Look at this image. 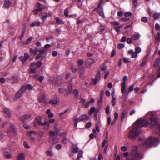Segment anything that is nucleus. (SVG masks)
I'll list each match as a JSON object with an SVG mask.
<instances>
[{"label": "nucleus", "mask_w": 160, "mask_h": 160, "mask_svg": "<svg viewBox=\"0 0 160 160\" xmlns=\"http://www.w3.org/2000/svg\"><path fill=\"white\" fill-rule=\"evenodd\" d=\"M46 113L48 115V117L49 118H52L53 116V114L51 112L50 109H48L46 112Z\"/></svg>", "instance_id": "393cba45"}, {"label": "nucleus", "mask_w": 160, "mask_h": 160, "mask_svg": "<svg viewBox=\"0 0 160 160\" xmlns=\"http://www.w3.org/2000/svg\"><path fill=\"white\" fill-rule=\"evenodd\" d=\"M4 112L6 117L10 116L11 113L9 109L8 108H5L4 109Z\"/></svg>", "instance_id": "dca6fc26"}, {"label": "nucleus", "mask_w": 160, "mask_h": 160, "mask_svg": "<svg viewBox=\"0 0 160 160\" xmlns=\"http://www.w3.org/2000/svg\"><path fill=\"white\" fill-rule=\"evenodd\" d=\"M36 63L34 62L31 63L29 69V73L32 74L35 72L36 70Z\"/></svg>", "instance_id": "9d476101"}, {"label": "nucleus", "mask_w": 160, "mask_h": 160, "mask_svg": "<svg viewBox=\"0 0 160 160\" xmlns=\"http://www.w3.org/2000/svg\"><path fill=\"white\" fill-rule=\"evenodd\" d=\"M96 110V108L95 107H92L90 110V111L89 112V113L90 114H92V113L94 112Z\"/></svg>", "instance_id": "de8ad7c7"}, {"label": "nucleus", "mask_w": 160, "mask_h": 160, "mask_svg": "<svg viewBox=\"0 0 160 160\" xmlns=\"http://www.w3.org/2000/svg\"><path fill=\"white\" fill-rule=\"evenodd\" d=\"M134 88V86L133 85H131L128 88V91L129 92H131L133 90Z\"/></svg>", "instance_id": "052dcab7"}, {"label": "nucleus", "mask_w": 160, "mask_h": 160, "mask_svg": "<svg viewBox=\"0 0 160 160\" xmlns=\"http://www.w3.org/2000/svg\"><path fill=\"white\" fill-rule=\"evenodd\" d=\"M25 159L24 155L23 154H19L18 157V160H23Z\"/></svg>", "instance_id": "473e14b6"}, {"label": "nucleus", "mask_w": 160, "mask_h": 160, "mask_svg": "<svg viewBox=\"0 0 160 160\" xmlns=\"http://www.w3.org/2000/svg\"><path fill=\"white\" fill-rule=\"evenodd\" d=\"M131 156L134 157V159H132V160H137L139 158V153L137 151V146H134L132 147Z\"/></svg>", "instance_id": "39448f33"}, {"label": "nucleus", "mask_w": 160, "mask_h": 160, "mask_svg": "<svg viewBox=\"0 0 160 160\" xmlns=\"http://www.w3.org/2000/svg\"><path fill=\"white\" fill-rule=\"evenodd\" d=\"M149 54H150V52H149L147 53L146 55L144 57V58L143 59V62H142V64H141V66H142L145 65V62L147 59V58L149 56Z\"/></svg>", "instance_id": "4be33fe9"}, {"label": "nucleus", "mask_w": 160, "mask_h": 160, "mask_svg": "<svg viewBox=\"0 0 160 160\" xmlns=\"http://www.w3.org/2000/svg\"><path fill=\"white\" fill-rule=\"evenodd\" d=\"M121 150L122 151H126L127 150V148L125 146H123L121 147Z\"/></svg>", "instance_id": "338daca9"}, {"label": "nucleus", "mask_w": 160, "mask_h": 160, "mask_svg": "<svg viewBox=\"0 0 160 160\" xmlns=\"http://www.w3.org/2000/svg\"><path fill=\"white\" fill-rule=\"evenodd\" d=\"M72 84L71 83H69L68 86V93H71L72 91Z\"/></svg>", "instance_id": "7c9ffc66"}, {"label": "nucleus", "mask_w": 160, "mask_h": 160, "mask_svg": "<svg viewBox=\"0 0 160 160\" xmlns=\"http://www.w3.org/2000/svg\"><path fill=\"white\" fill-rule=\"evenodd\" d=\"M11 3L9 0H5L4 2L3 7L6 9H8L11 5Z\"/></svg>", "instance_id": "9b49d317"}, {"label": "nucleus", "mask_w": 160, "mask_h": 160, "mask_svg": "<svg viewBox=\"0 0 160 160\" xmlns=\"http://www.w3.org/2000/svg\"><path fill=\"white\" fill-rule=\"evenodd\" d=\"M35 78L39 81L40 82H42L44 79V77L43 76L36 75L34 77Z\"/></svg>", "instance_id": "412c9836"}, {"label": "nucleus", "mask_w": 160, "mask_h": 160, "mask_svg": "<svg viewBox=\"0 0 160 160\" xmlns=\"http://www.w3.org/2000/svg\"><path fill=\"white\" fill-rule=\"evenodd\" d=\"M25 91V87H22L16 93L15 95V99L17 100L19 98Z\"/></svg>", "instance_id": "423d86ee"}, {"label": "nucleus", "mask_w": 160, "mask_h": 160, "mask_svg": "<svg viewBox=\"0 0 160 160\" xmlns=\"http://www.w3.org/2000/svg\"><path fill=\"white\" fill-rule=\"evenodd\" d=\"M23 127L26 129H28L30 128V127L25 122H23Z\"/></svg>", "instance_id": "3c124183"}, {"label": "nucleus", "mask_w": 160, "mask_h": 160, "mask_svg": "<svg viewBox=\"0 0 160 160\" xmlns=\"http://www.w3.org/2000/svg\"><path fill=\"white\" fill-rule=\"evenodd\" d=\"M89 117L87 114H84L80 117L79 120L81 121H83L85 120H88L89 119Z\"/></svg>", "instance_id": "4468645a"}, {"label": "nucleus", "mask_w": 160, "mask_h": 160, "mask_svg": "<svg viewBox=\"0 0 160 160\" xmlns=\"http://www.w3.org/2000/svg\"><path fill=\"white\" fill-rule=\"evenodd\" d=\"M59 92L62 94H65V95L67 96V95L66 94L67 90L66 89H63L62 88H60L59 90Z\"/></svg>", "instance_id": "bb28decb"}, {"label": "nucleus", "mask_w": 160, "mask_h": 160, "mask_svg": "<svg viewBox=\"0 0 160 160\" xmlns=\"http://www.w3.org/2000/svg\"><path fill=\"white\" fill-rule=\"evenodd\" d=\"M50 135V138L49 142L52 144H54L57 142V140L55 138V132L53 131H50L49 132Z\"/></svg>", "instance_id": "0eeeda50"}, {"label": "nucleus", "mask_w": 160, "mask_h": 160, "mask_svg": "<svg viewBox=\"0 0 160 160\" xmlns=\"http://www.w3.org/2000/svg\"><path fill=\"white\" fill-rule=\"evenodd\" d=\"M8 135L9 137H13L16 134V129L15 126L12 124L7 131Z\"/></svg>", "instance_id": "20e7f679"}, {"label": "nucleus", "mask_w": 160, "mask_h": 160, "mask_svg": "<svg viewBox=\"0 0 160 160\" xmlns=\"http://www.w3.org/2000/svg\"><path fill=\"white\" fill-rule=\"evenodd\" d=\"M73 92L76 97H77L78 96V91L77 89L74 90Z\"/></svg>", "instance_id": "0e129e2a"}, {"label": "nucleus", "mask_w": 160, "mask_h": 160, "mask_svg": "<svg viewBox=\"0 0 160 160\" xmlns=\"http://www.w3.org/2000/svg\"><path fill=\"white\" fill-rule=\"evenodd\" d=\"M142 22L146 23L148 22V19L146 17H142L141 19Z\"/></svg>", "instance_id": "6e6d98bb"}, {"label": "nucleus", "mask_w": 160, "mask_h": 160, "mask_svg": "<svg viewBox=\"0 0 160 160\" xmlns=\"http://www.w3.org/2000/svg\"><path fill=\"white\" fill-rule=\"evenodd\" d=\"M116 98L114 97H113L112 98V104L113 106H114L116 104Z\"/></svg>", "instance_id": "c03bdc74"}, {"label": "nucleus", "mask_w": 160, "mask_h": 160, "mask_svg": "<svg viewBox=\"0 0 160 160\" xmlns=\"http://www.w3.org/2000/svg\"><path fill=\"white\" fill-rule=\"evenodd\" d=\"M41 118L39 116H37L36 117L35 119V121L34 122V125L36 126V123L37 122L38 124L40 125L42 124V122L41 121Z\"/></svg>", "instance_id": "2eb2a0df"}, {"label": "nucleus", "mask_w": 160, "mask_h": 160, "mask_svg": "<svg viewBox=\"0 0 160 160\" xmlns=\"http://www.w3.org/2000/svg\"><path fill=\"white\" fill-rule=\"evenodd\" d=\"M73 151L75 152H77L78 151V148L76 145L74 143H72Z\"/></svg>", "instance_id": "c85d7f7f"}, {"label": "nucleus", "mask_w": 160, "mask_h": 160, "mask_svg": "<svg viewBox=\"0 0 160 160\" xmlns=\"http://www.w3.org/2000/svg\"><path fill=\"white\" fill-rule=\"evenodd\" d=\"M155 39L157 41L160 42V33L159 32L157 33Z\"/></svg>", "instance_id": "a19ab883"}, {"label": "nucleus", "mask_w": 160, "mask_h": 160, "mask_svg": "<svg viewBox=\"0 0 160 160\" xmlns=\"http://www.w3.org/2000/svg\"><path fill=\"white\" fill-rule=\"evenodd\" d=\"M154 19L156 20L160 18V13H156L153 16Z\"/></svg>", "instance_id": "f704fd0d"}, {"label": "nucleus", "mask_w": 160, "mask_h": 160, "mask_svg": "<svg viewBox=\"0 0 160 160\" xmlns=\"http://www.w3.org/2000/svg\"><path fill=\"white\" fill-rule=\"evenodd\" d=\"M79 69L80 72H83L84 71V68L83 65L79 66Z\"/></svg>", "instance_id": "5fc2aeb1"}, {"label": "nucleus", "mask_w": 160, "mask_h": 160, "mask_svg": "<svg viewBox=\"0 0 160 160\" xmlns=\"http://www.w3.org/2000/svg\"><path fill=\"white\" fill-rule=\"evenodd\" d=\"M22 87H25V90H26V88L30 90L32 89L33 88V86L31 84H28L26 86H23Z\"/></svg>", "instance_id": "c9c22d12"}, {"label": "nucleus", "mask_w": 160, "mask_h": 160, "mask_svg": "<svg viewBox=\"0 0 160 160\" xmlns=\"http://www.w3.org/2000/svg\"><path fill=\"white\" fill-rule=\"evenodd\" d=\"M56 20L57 23L58 24H64L65 23V22L62 19L58 18H56Z\"/></svg>", "instance_id": "b1692460"}, {"label": "nucleus", "mask_w": 160, "mask_h": 160, "mask_svg": "<svg viewBox=\"0 0 160 160\" xmlns=\"http://www.w3.org/2000/svg\"><path fill=\"white\" fill-rule=\"evenodd\" d=\"M91 122H87L86 125V128H90L91 126Z\"/></svg>", "instance_id": "774afa93"}, {"label": "nucleus", "mask_w": 160, "mask_h": 160, "mask_svg": "<svg viewBox=\"0 0 160 160\" xmlns=\"http://www.w3.org/2000/svg\"><path fill=\"white\" fill-rule=\"evenodd\" d=\"M132 15V13L129 12H126L124 14L125 16L126 17L130 16Z\"/></svg>", "instance_id": "13d9d810"}, {"label": "nucleus", "mask_w": 160, "mask_h": 160, "mask_svg": "<svg viewBox=\"0 0 160 160\" xmlns=\"http://www.w3.org/2000/svg\"><path fill=\"white\" fill-rule=\"evenodd\" d=\"M160 63V59L158 58L155 60L154 62V66L155 67L158 66Z\"/></svg>", "instance_id": "e433bc0d"}, {"label": "nucleus", "mask_w": 160, "mask_h": 160, "mask_svg": "<svg viewBox=\"0 0 160 160\" xmlns=\"http://www.w3.org/2000/svg\"><path fill=\"white\" fill-rule=\"evenodd\" d=\"M42 64V62L40 61L37 62L36 65L37 68H39Z\"/></svg>", "instance_id": "e2e57ef3"}, {"label": "nucleus", "mask_w": 160, "mask_h": 160, "mask_svg": "<svg viewBox=\"0 0 160 160\" xmlns=\"http://www.w3.org/2000/svg\"><path fill=\"white\" fill-rule=\"evenodd\" d=\"M29 56L28 53L27 52L25 53L24 54L23 56H21L19 57L21 61L22 62L23 64H24L26 61L27 60L28 58H29Z\"/></svg>", "instance_id": "6e6552de"}, {"label": "nucleus", "mask_w": 160, "mask_h": 160, "mask_svg": "<svg viewBox=\"0 0 160 160\" xmlns=\"http://www.w3.org/2000/svg\"><path fill=\"white\" fill-rule=\"evenodd\" d=\"M46 154L47 156H52L53 155L52 151L50 150H47L46 151Z\"/></svg>", "instance_id": "37998d69"}, {"label": "nucleus", "mask_w": 160, "mask_h": 160, "mask_svg": "<svg viewBox=\"0 0 160 160\" xmlns=\"http://www.w3.org/2000/svg\"><path fill=\"white\" fill-rule=\"evenodd\" d=\"M40 24V21L34 22L31 24L30 26L31 27H33L34 26H39Z\"/></svg>", "instance_id": "cd10ccee"}, {"label": "nucleus", "mask_w": 160, "mask_h": 160, "mask_svg": "<svg viewBox=\"0 0 160 160\" xmlns=\"http://www.w3.org/2000/svg\"><path fill=\"white\" fill-rule=\"evenodd\" d=\"M11 153H10L8 154H5V155H4V156L6 157V158L7 159H11L12 158V155H11Z\"/></svg>", "instance_id": "a18cd8bd"}, {"label": "nucleus", "mask_w": 160, "mask_h": 160, "mask_svg": "<svg viewBox=\"0 0 160 160\" xmlns=\"http://www.w3.org/2000/svg\"><path fill=\"white\" fill-rule=\"evenodd\" d=\"M39 100L41 102L44 103L45 102V97L43 95H42L41 97H39Z\"/></svg>", "instance_id": "58836bf2"}, {"label": "nucleus", "mask_w": 160, "mask_h": 160, "mask_svg": "<svg viewBox=\"0 0 160 160\" xmlns=\"http://www.w3.org/2000/svg\"><path fill=\"white\" fill-rule=\"evenodd\" d=\"M159 140L157 138H152L150 137L145 140L144 144L142 145L145 147H149L152 146H157L159 142Z\"/></svg>", "instance_id": "7ed1b4c3"}, {"label": "nucleus", "mask_w": 160, "mask_h": 160, "mask_svg": "<svg viewBox=\"0 0 160 160\" xmlns=\"http://www.w3.org/2000/svg\"><path fill=\"white\" fill-rule=\"evenodd\" d=\"M31 134H33L34 135H36L37 134V133L36 131H31L30 132H27V134L28 135H29Z\"/></svg>", "instance_id": "09e8293b"}, {"label": "nucleus", "mask_w": 160, "mask_h": 160, "mask_svg": "<svg viewBox=\"0 0 160 160\" xmlns=\"http://www.w3.org/2000/svg\"><path fill=\"white\" fill-rule=\"evenodd\" d=\"M59 102V100L58 99V98H57V97L55 99H52L51 100L49 101V103L51 104L54 105Z\"/></svg>", "instance_id": "f3484780"}, {"label": "nucleus", "mask_w": 160, "mask_h": 160, "mask_svg": "<svg viewBox=\"0 0 160 160\" xmlns=\"http://www.w3.org/2000/svg\"><path fill=\"white\" fill-rule=\"evenodd\" d=\"M131 128L128 137L130 139L133 140L137 138L140 133V119L136 121Z\"/></svg>", "instance_id": "f257e3e1"}, {"label": "nucleus", "mask_w": 160, "mask_h": 160, "mask_svg": "<svg viewBox=\"0 0 160 160\" xmlns=\"http://www.w3.org/2000/svg\"><path fill=\"white\" fill-rule=\"evenodd\" d=\"M98 12L101 16L103 18L105 17L103 9L102 8H101L100 9L98 10Z\"/></svg>", "instance_id": "5701e85b"}, {"label": "nucleus", "mask_w": 160, "mask_h": 160, "mask_svg": "<svg viewBox=\"0 0 160 160\" xmlns=\"http://www.w3.org/2000/svg\"><path fill=\"white\" fill-rule=\"evenodd\" d=\"M41 15L42 16L41 17V19L43 21V22H44V21L47 18V15L45 13L42 12L41 14Z\"/></svg>", "instance_id": "2f4dec72"}, {"label": "nucleus", "mask_w": 160, "mask_h": 160, "mask_svg": "<svg viewBox=\"0 0 160 160\" xmlns=\"http://www.w3.org/2000/svg\"><path fill=\"white\" fill-rule=\"evenodd\" d=\"M83 152L82 151H79L78 152V155L76 160H79L80 158L82 156Z\"/></svg>", "instance_id": "a878e982"}, {"label": "nucleus", "mask_w": 160, "mask_h": 160, "mask_svg": "<svg viewBox=\"0 0 160 160\" xmlns=\"http://www.w3.org/2000/svg\"><path fill=\"white\" fill-rule=\"evenodd\" d=\"M123 61L124 62L127 63H130V58H127L125 57H124L123 58Z\"/></svg>", "instance_id": "ea45409f"}, {"label": "nucleus", "mask_w": 160, "mask_h": 160, "mask_svg": "<svg viewBox=\"0 0 160 160\" xmlns=\"http://www.w3.org/2000/svg\"><path fill=\"white\" fill-rule=\"evenodd\" d=\"M126 114H125V110L123 111L122 112V115H121V118H122V120L123 119L125 118L126 116Z\"/></svg>", "instance_id": "4d7b16f0"}, {"label": "nucleus", "mask_w": 160, "mask_h": 160, "mask_svg": "<svg viewBox=\"0 0 160 160\" xmlns=\"http://www.w3.org/2000/svg\"><path fill=\"white\" fill-rule=\"evenodd\" d=\"M140 35L138 33L135 34L132 36V39L133 40H136L139 39Z\"/></svg>", "instance_id": "6ab92c4d"}, {"label": "nucleus", "mask_w": 160, "mask_h": 160, "mask_svg": "<svg viewBox=\"0 0 160 160\" xmlns=\"http://www.w3.org/2000/svg\"><path fill=\"white\" fill-rule=\"evenodd\" d=\"M68 9L67 8H66L64 10V15L65 16L67 17H70V16H69L68 15Z\"/></svg>", "instance_id": "864d4df0"}, {"label": "nucleus", "mask_w": 160, "mask_h": 160, "mask_svg": "<svg viewBox=\"0 0 160 160\" xmlns=\"http://www.w3.org/2000/svg\"><path fill=\"white\" fill-rule=\"evenodd\" d=\"M103 99V96H102V95L100 94V98L99 99V100L98 101V104H101L102 102Z\"/></svg>", "instance_id": "603ef678"}, {"label": "nucleus", "mask_w": 160, "mask_h": 160, "mask_svg": "<svg viewBox=\"0 0 160 160\" xmlns=\"http://www.w3.org/2000/svg\"><path fill=\"white\" fill-rule=\"evenodd\" d=\"M12 153L11 151V150H10L9 149H6L5 150H4L3 151V155H5V154H9L10 153Z\"/></svg>", "instance_id": "72a5a7b5"}, {"label": "nucleus", "mask_w": 160, "mask_h": 160, "mask_svg": "<svg viewBox=\"0 0 160 160\" xmlns=\"http://www.w3.org/2000/svg\"><path fill=\"white\" fill-rule=\"evenodd\" d=\"M77 63H78V66H79L83 65V64L84 63V62L81 59V60H78L77 61Z\"/></svg>", "instance_id": "79ce46f5"}, {"label": "nucleus", "mask_w": 160, "mask_h": 160, "mask_svg": "<svg viewBox=\"0 0 160 160\" xmlns=\"http://www.w3.org/2000/svg\"><path fill=\"white\" fill-rule=\"evenodd\" d=\"M127 77L126 76H124L123 78V82L121 84V91L122 93L123 94L125 92V89L126 88V83L125 82L127 80Z\"/></svg>", "instance_id": "1a4fd4ad"}, {"label": "nucleus", "mask_w": 160, "mask_h": 160, "mask_svg": "<svg viewBox=\"0 0 160 160\" xmlns=\"http://www.w3.org/2000/svg\"><path fill=\"white\" fill-rule=\"evenodd\" d=\"M36 7L38 8V10L39 11H42L45 8V6L39 3H37L36 5Z\"/></svg>", "instance_id": "f8f14e48"}, {"label": "nucleus", "mask_w": 160, "mask_h": 160, "mask_svg": "<svg viewBox=\"0 0 160 160\" xmlns=\"http://www.w3.org/2000/svg\"><path fill=\"white\" fill-rule=\"evenodd\" d=\"M108 145V140H104L102 143V147H104L106 145Z\"/></svg>", "instance_id": "4c0bfd02"}, {"label": "nucleus", "mask_w": 160, "mask_h": 160, "mask_svg": "<svg viewBox=\"0 0 160 160\" xmlns=\"http://www.w3.org/2000/svg\"><path fill=\"white\" fill-rule=\"evenodd\" d=\"M37 48H35L34 49L32 48H30L29 49L30 52L32 53H33L34 55H36L37 53Z\"/></svg>", "instance_id": "c756f323"}, {"label": "nucleus", "mask_w": 160, "mask_h": 160, "mask_svg": "<svg viewBox=\"0 0 160 160\" xmlns=\"http://www.w3.org/2000/svg\"><path fill=\"white\" fill-rule=\"evenodd\" d=\"M71 70L73 72H76L77 71V68L75 66L73 65L71 67Z\"/></svg>", "instance_id": "49530a36"}, {"label": "nucleus", "mask_w": 160, "mask_h": 160, "mask_svg": "<svg viewBox=\"0 0 160 160\" xmlns=\"http://www.w3.org/2000/svg\"><path fill=\"white\" fill-rule=\"evenodd\" d=\"M31 117V115L30 114H26L22 115L20 118V119L22 121L28 119L29 118Z\"/></svg>", "instance_id": "a211bd4d"}, {"label": "nucleus", "mask_w": 160, "mask_h": 160, "mask_svg": "<svg viewBox=\"0 0 160 160\" xmlns=\"http://www.w3.org/2000/svg\"><path fill=\"white\" fill-rule=\"evenodd\" d=\"M47 50L45 49H40L39 50V52H40V54L41 55L45 53V52H46Z\"/></svg>", "instance_id": "8fccbe9b"}, {"label": "nucleus", "mask_w": 160, "mask_h": 160, "mask_svg": "<svg viewBox=\"0 0 160 160\" xmlns=\"http://www.w3.org/2000/svg\"><path fill=\"white\" fill-rule=\"evenodd\" d=\"M147 115L150 116L149 119L150 122H149L146 120H144L142 119H141V127H146L149 124L153 122V126H156L158 128V130L159 131V134L160 135V125L158 124L155 113L153 112H149L148 113Z\"/></svg>", "instance_id": "f03ea898"}, {"label": "nucleus", "mask_w": 160, "mask_h": 160, "mask_svg": "<svg viewBox=\"0 0 160 160\" xmlns=\"http://www.w3.org/2000/svg\"><path fill=\"white\" fill-rule=\"evenodd\" d=\"M100 77V73L99 72L97 74L96 76V78H95L93 81V85H95L97 82L99 80V78Z\"/></svg>", "instance_id": "aec40b11"}, {"label": "nucleus", "mask_w": 160, "mask_h": 160, "mask_svg": "<svg viewBox=\"0 0 160 160\" xmlns=\"http://www.w3.org/2000/svg\"><path fill=\"white\" fill-rule=\"evenodd\" d=\"M32 39L33 38L32 37L29 38L27 41L26 42V43L27 44H29L30 43V42L32 41Z\"/></svg>", "instance_id": "69168bd1"}, {"label": "nucleus", "mask_w": 160, "mask_h": 160, "mask_svg": "<svg viewBox=\"0 0 160 160\" xmlns=\"http://www.w3.org/2000/svg\"><path fill=\"white\" fill-rule=\"evenodd\" d=\"M62 148V145L60 144H58L56 146V148L58 150H59Z\"/></svg>", "instance_id": "680f3d73"}, {"label": "nucleus", "mask_w": 160, "mask_h": 160, "mask_svg": "<svg viewBox=\"0 0 160 160\" xmlns=\"http://www.w3.org/2000/svg\"><path fill=\"white\" fill-rule=\"evenodd\" d=\"M23 145L26 148H30V146L28 143L25 141L24 142Z\"/></svg>", "instance_id": "bf43d9fd"}, {"label": "nucleus", "mask_w": 160, "mask_h": 160, "mask_svg": "<svg viewBox=\"0 0 160 160\" xmlns=\"http://www.w3.org/2000/svg\"><path fill=\"white\" fill-rule=\"evenodd\" d=\"M94 63V60L90 58L87 59L85 62L86 65H90Z\"/></svg>", "instance_id": "ddd939ff"}]
</instances>
